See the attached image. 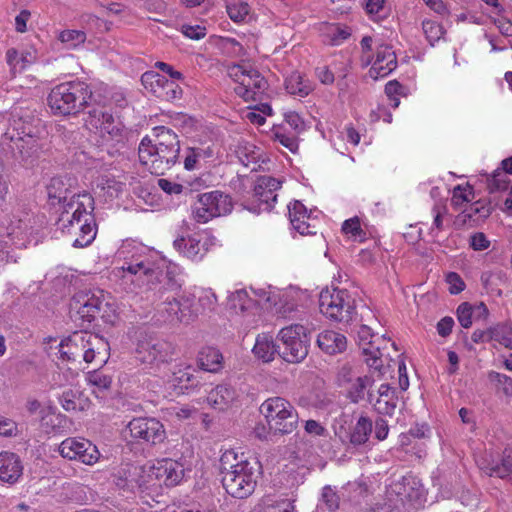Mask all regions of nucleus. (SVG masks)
Segmentation results:
<instances>
[{
	"label": "nucleus",
	"mask_w": 512,
	"mask_h": 512,
	"mask_svg": "<svg viewBox=\"0 0 512 512\" xmlns=\"http://www.w3.org/2000/svg\"><path fill=\"white\" fill-rule=\"evenodd\" d=\"M121 270L123 279L138 287L146 286L148 290L155 291L159 300L182 294V283L176 278L175 267L170 268L164 259L133 256L129 262H125Z\"/></svg>",
	"instance_id": "1"
},
{
	"label": "nucleus",
	"mask_w": 512,
	"mask_h": 512,
	"mask_svg": "<svg viewBox=\"0 0 512 512\" xmlns=\"http://www.w3.org/2000/svg\"><path fill=\"white\" fill-rule=\"evenodd\" d=\"M259 468L257 461L239 457L233 450L225 451L219 467L224 489L234 498H247L255 490Z\"/></svg>",
	"instance_id": "2"
},
{
	"label": "nucleus",
	"mask_w": 512,
	"mask_h": 512,
	"mask_svg": "<svg viewBox=\"0 0 512 512\" xmlns=\"http://www.w3.org/2000/svg\"><path fill=\"white\" fill-rule=\"evenodd\" d=\"M94 210V199L88 194H73L71 199L64 205L60 221L70 232L79 231L80 235L73 242V247L84 248L92 243L96 237V223L92 215Z\"/></svg>",
	"instance_id": "3"
},
{
	"label": "nucleus",
	"mask_w": 512,
	"mask_h": 512,
	"mask_svg": "<svg viewBox=\"0 0 512 512\" xmlns=\"http://www.w3.org/2000/svg\"><path fill=\"white\" fill-rule=\"evenodd\" d=\"M71 319L87 329L97 318L105 323H114L115 310L112 306L91 291H79L70 301Z\"/></svg>",
	"instance_id": "4"
},
{
	"label": "nucleus",
	"mask_w": 512,
	"mask_h": 512,
	"mask_svg": "<svg viewBox=\"0 0 512 512\" xmlns=\"http://www.w3.org/2000/svg\"><path fill=\"white\" fill-rule=\"evenodd\" d=\"M91 92L84 82L71 81L56 85L48 95V106L55 115H73L87 105Z\"/></svg>",
	"instance_id": "5"
},
{
	"label": "nucleus",
	"mask_w": 512,
	"mask_h": 512,
	"mask_svg": "<svg viewBox=\"0 0 512 512\" xmlns=\"http://www.w3.org/2000/svg\"><path fill=\"white\" fill-rule=\"evenodd\" d=\"M259 410L266 419L269 433L273 435H287L297 428L298 413L283 397L275 396L266 399Z\"/></svg>",
	"instance_id": "6"
},
{
	"label": "nucleus",
	"mask_w": 512,
	"mask_h": 512,
	"mask_svg": "<svg viewBox=\"0 0 512 512\" xmlns=\"http://www.w3.org/2000/svg\"><path fill=\"white\" fill-rule=\"evenodd\" d=\"M230 78L236 83L235 93L245 101L261 100L268 83L265 78L249 64H236L228 69Z\"/></svg>",
	"instance_id": "7"
},
{
	"label": "nucleus",
	"mask_w": 512,
	"mask_h": 512,
	"mask_svg": "<svg viewBox=\"0 0 512 512\" xmlns=\"http://www.w3.org/2000/svg\"><path fill=\"white\" fill-rule=\"evenodd\" d=\"M153 158L148 168L152 174L164 175L178 161L180 141L173 130H160L154 138Z\"/></svg>",
	"instance_id": "8"
},
{
	"label": "nucleus",
	"mask_w": 512,
	"mask_h": 512,
	"mask_svg": "<svg viewBox=\"0 0 512 512\" xmlns=\"http://www.w3.org/2000/svg\"><path fill=\"white\" fill-rule=\"evenodd\" d=\"M354 299L346 289L325 288L319 295V308L323 315L335 322L349 323L355 312Z\"/></svg>",
	"instance_id": "9"
},
{
	"label": "nucleus",
	"mask_w": 512,
	"mask_h": 512,
	"mask_svg": "<svg viewBox=\"0 0 512 512\" xmlns=\"http://www.w3.org/2000/svg\"><path fill=\"white\" fill-rule=\"evenodd\" d=\"M310 332L300 324L282 328L278 334L280 356L289 363H299L308 354Z\"/></svg>",
	"instance_id": "10"
},
{
	"label": "nucleus",
	"mask_w": 512,
	"mask_h": 512,
	"mask_svg": "<svg viewBox=\"0 0 512 512\" xmlns=\"http://www.w3.org/2000/svg\"><path fill=\"white\" fill-rule=\"evenodd\" d=\"M193 206V215L197 222L206 223L214 217L226 215L233 209L229 195L215 190L197 195Z\"/></svg>",
	"instance_id": "11"
},
{
	"label": "nucleus",
	"mask_w": 512,
	"mask_h": 512,
	"mask_svg": "<svg viewBox=\"0 0 512 512\" xmlns=\"http://www.w3.org/2000/svg\"><path fill=\"white\" fill-rule=\"evenodd\" d=\"M175 347L172 343L156 337H148L139 340L135 355L143 364H158L172 360Z\"/></svg>",
	"instance_id": "12"
},
{
	"label": "nucleus",
	"mask_w": 512,
	"mask_h": 512,
	"mask_svg": "<svg viewBox=\"0 0 512 512\" xmlns=\"http://www.w3.org/2000/svg\"><path fill=\"white\" fill-rule=\"evenodd\" d=\"M127 432L133 440H142L152 445L160 444L166 438L164 426L156 418H134L127 424L124 434Z\"/></svg>",
	"instance_id": "13"
},
{
	"label": "nucleus",
	"mask_w": 512,
	"mask_h": 512,
	"mask_svg": "<svg viewBox=\"0 0 512 512\" xmlns=\"http://www.w3.org/2000/svg\"><path fill=\"white\" fill-rule=\"evenodd\" d=\"M58 451L63 458L86 465L95 464L100 457L97 447L84 438H67L61 442Z\"/></svg>",
	"instance_id": "14"
},
{
	"label": "nucleus",
	"mask_w": 512,
	"mask_h": 512,
	"mask_svg": "<svg viewBox=\"0 0 512 512\" xmlns=\"http://www.w3.org/2000/svg\"><path fill=\"white\" fill-rule=\"evenodd\" d=\"M361 63L363 66L371 65L369 75L375 80L388 76L397 67L395 52L391 46L386 44L377 47L374 57L371 55L361 57Z\"/></svg>",
	"instance_id": "15"
},
{
	"label": "nucleus",
	"mask_w": 512,
	"mask_h": 512,
	"mask_svg": "<svg viewBox=\"0 0 512 512\" xmlns=\"http://www.w3.org/2000/svg\"><path fill=\"white\" fill-rule=\"evenodd\" d=\"M175 80H169L153 71L146 72L141 77V82L148 91L166 101L179 99L182 95V89Z\"/></svg>",
	"instance_id": "16"
},
{
	"label": "nucleus",
	"mask_w": 512,
	"mask_h": 512,
	"mask_svg": "<svg viewBox=\"0 0 512 512\" xmlns=\"http://www.w3.org/2000/svg\"><path fill=\"white\" fill-rule=\"evenodd\" d=\"M162 300V311L167 314L171 323H188L191 318V300L183 294L166 296Z\"/></svg>",
	"instance_id": "17"
},
{
	"label": "nucleus",
	"mask_w": 512,
	"mask_h": 512,
	"mask_svg": "<svg viewBox=\"0 0 512 512\" xmlns=\"http://www.w3.org/2000/svg\"><path fill=\"white\" fill-rule=\"evenodd\" d=\"M281 187V181L268 175L260 176L254 186L253 197L263 211H271L277 200L275 193Z\"/></svg>",
	"instance_id": "18"
},
{
	"label": "nucleus",
	"mask_w": 512,
	"mask_h": 512,
	"mask_svg": "<svg viewBox=\"0 0 512 512\" xmlns=\"http://www.w3.org/2000/svg\"><path fill=\"white\" fill-rule=\"evenodd\" d=\"M90 340L98 341V335L87 332H75L60 343V353L63 359L77 361L83 355L85 345H90Z\"/></svg>",
	"instance_id": "19"
},
{
	"label": "nucleus",
	"mask_w": 512,
	"mask_h": 512,
	"mask_svg": "<svg viewBox=\"0 0 512 512\" xmlns=\"http://www.w3.org/2000/svg\"><path fill=\"white\" fill-rule=\"evenodd\" d=\"M343 429V427H341ZM373 431V422L368 416L361 415L356 424L350 428L349 431L342 430L338 433V436L342 443H348L354 448L365 445L370 438Z\"/></svg>",
	"instance_id": "20"
},
{
	"label": "nucleus",
	"mask_w": 512,
	"mask_h": 512,
	"mask_svg": "<svg viewBox=\"0 0 512 512\" xmlns=\"http://www.w3.org/2000/svg\"><path fill=\"white\" fill-rule=\"evenodd\" d=\"M184 466L182 463L172 459H162L152 467V475L162 480L167 487L176 486L184 477Z\"/></svg>",
	"instance_id": "21"
},
{
	"label": "nucleus",
	"mask_w": 512,
	"mask_h": 512,
	"mask_svg": "<svg viewBox=\"0 0 512 512\" xmlns=\"http://www.w3.org/2000/svg\"><path fill=\"white\" fill-rule=\"evenodd\" d=\"M378 394V398L374 402V395L368 391V402L373 404L374 410L378 414L392 416L398 403L396 389L391 387L389 384H382L378 389Z\"/></svg>",
	"instance_id": "22"
},
{
	"label": "nucleus",
	"mask_w": 512,
	"mask_h": 512,
	"mask_svg": "<svg viewBox=\"0 0 512 512\" xmlns=\"http://www.w3.org/2000/svg\"><path fill=\"white\" fill-rule=\"evenodd\" d=\"M23 473V466L18 455L11 452L0 453V480L9 484L18 481Z\"/></svg>",
	"instance_id": "23"
},
{
	"label": "nucleus",
	"mask_w": 512,
	"mask_h": 512,
	"mask_svg": "<svg viewBox=\"0 0 512 512\" xmlns=\"http://www.w3.org/2000/svg\"><path fill=\"white\" fill-rule=\"evenodd\" d=\"M89 125L94 128L113 126L117 128L122 125L120 116L112 111L110 106H98L89 111Z\"/></svg>",
	"instance_id": "24"
},
{
	"label": "nucleus",
	"mask_w": 512,
	"mask_h": 512,
	"mask_svg": "<svg viewBox=\"0 0 512 512\" xmlns=\"http://www.w3.org/2000/svg\"><path fill=\"white\" fill-rule=\"evenodd\" d=\"M317 344L323 352L334 355L346 349L347 340L343 334L328 330L318 335Z\"/></svg>",
	"instance_id": "25"
},
{
	"label": "nucleus",
	"mask_w": 512,
	"mask_h": 512,
	"mask_svg": "<svg viewBox=\"0 0 512 512\" xmlns=\"http://www.w3.org/2000/svg\"><path fill=\"white\" fill-rule=\"evenodd\" d=\"M197 362L203 371L216 373L223 368V355L217 348L204 347L198 353Z\"/></svg>",
	"instance_id": "26"
},
{
	"label": "nucleus",
	"mask_w": 512,
	"mask_h": 512,
	"mask_svg": "<svg viewBox=\"0 0 512 512\" xmlns=\"http://www.w3.org/2000/svg\"><path fill=\"white\" fill-rule=\"evenodd\" d=\"M347 382L349 385L346 388V397L352 403L357 404L365 399V393L374 384V379L371 376L365 375L349 379Z\"/></svg>",
	"instance_id": "27"
},
{
	"label": "nucleus",
	"mask_w": 512,
	"mask_h": 512,
	"mask_svg": "<svg viewBox=\"0 0 512 512\" xmlns=\"http://www.w3.org/2000/svg\"><path fill=\"white\" fill-rule=\"evenodd\" d=\"M236 391L228 385H218L209 392L207 400L215 409H226L235 399Z\"/></svg>",
	"instance_id": "28"
},
{
	"label": "nucleus",
	"mask_w": 512,
	"mask_h": 512,
	"mask_svg": "<svg viewBox=\"0 0 512 512\" xmlns=\"http://www.w3.org/2000/svg\"><path fill=\"white\" fill-rule=\"evenodd\" d=\"M285 87L289 94L306 97L313 90V84L300 72H292L285 80Z\"/></svg>",
	"instance_id": "29"
},
{
	"label": "nucleus",
	"mask_w": 512,
	"mask_h": 512,
	"mask_svg": "<svg viewBox=\"0 0 512 512\" xmlns=\"http://www.w3.org/2000/svg\"><path fill=\"white\" fill-rule=\"evenodd\" d=\"M279 344H276L273 338L267 334L259 335L253 347V353L264 362H269L274 359L277 353L280 355Z\"/></svg>",
	"instance_id": "30"
},
{
	"label": "nucleus",
	"mask_w": 512,
	"mask_h": 512,
	"mask_svg": "<svg viewBox=\"0 0 512 512\" xmlns=\"http://www.w3.org/2000/svg\"><path fill=\"white\" fill-rule=\"evenodd\" d=\"M173 245L177 251L191 260L201 259L203 256L200 240L194 237H179L174 240Z\"/></svg>",
	"instance_id": "31"
},
{
	"label": "nucleus",
	"mask_w": 512,
	"mask_h": 512,
	"mask_svg": "<svg viewBox=\"0 0 512 512\" xmlns=\"http://www.w3.org/2000/svg\"><path fill=\"white\" fill-rule=\"evenodd\" d=\"M161 124L155 125L153 128H166V125H171L174 128H190L198 125V120L184 113H162Z\"/></svg>",
	"instance_id": "32"
},
{
	"label": "nucleus",
	"mask_w": 512,
	"mask_h": 512,
	"mask_svg": "<svg viewBox=\"0 0 512 512\" xmlns=\"http://www.w3.org/2000/svg\"><path fill=\"white\" fill-rule=\"evenodd\" d=\"M169 382L181 390L194 389L200 385L198 377L191 372V367L189 366L173 371Z\"/></svg>",
	"instance_id": "33"
},
{
	"label": "nucleus",
	"mask_w": 512,
	"mask_h": 512,
	"mask_svg": "<svg viewBox=\"0 0 512 512\" xmlns=\"http://www.w3.org/2000/svg\"><path fill=\"white\" fill-rule=\"evenodd\" d=\"M24 132L25 130L21 132L20 130H6L2 135V140L8 141L12 149L23 153L26 147L31 149L35 142L33 135L25 134Z\"/></svg>",
	"instance_id": "34"
},
{
	"label": "nucleus",
	"mask_w": 512,
	"mask_h": 512,
	"mask_svg": "<svg viewBox=\"0 0 512 512\" xmlns=\"http://www.w3.org/2000/svg\"><path fill=\"white\" fill-rule=\"evenodd\" d=\"M397 494L409 501H416L422 497V485L420 481L412 476H404L402 482L396 485Z\"/></svg>",
	"instance_id": "35"
},
{
	"label": "nucleus",
	"mask_w": 512,
	"mask_h": 512,
	"mask_svg": "<svg viewBox=\"0 0 512 512\" xmlns=\"http://www.w3.org/2000/svg\"><path fill=\"white\" fill-rule=\"evenodd\" d=\"M271 115V107L268 104L261 106L247 107L241 112V118L246 125L262 126L266 122V117Z\"/></svg>",
	"instance_id": "36"
},
{
	"label": "nucleus",
	"mask_w": 512,
	"mask_h": 512,
	"mask_svg": "<svg viewBox=\"0 0 512 512\" xmlns=\"http://www.w3.org/2000/svg\"><path fill=\"white\" fill-rule=\"evenodd\" d=\"M70 190L61 177H54L47 186L48 198L53 205L56 203L64 205L69 198Z\"/></svg>",
	"instance_id": "37"
},
{
	"label": "nucleus",
	"mask_w": 512,
	"mask_h": 512,
	"mask_svg": "<svg viewBox=\"0 0 512 512\" xmlns=\"http://www.w3.org/2000/svg\"><path fill=\"white\" fill-rule=\"evenodd\" d=\"M324 42L337 46L350 36V30L340 24H326L322 30Z\"/></svg>",
	"instance_id": "38"
},
{
	"label": "nucleus",
	"mask_w": 512,
	"mask_h": 512,
	"mask_svg": "<svg viewBox=\"0 0 512 512\" xmlns=\"http://www.w3.org/2000/svg\"><path fill=\"white\" fill-rule=\"evenodd\" d=\"M92 344L85 345L82 359L86 363H92L93 361H96L97 364H102L106 362V354H105V347L107 346V343H104L102 338L98 337V341L90 340Z\"/></svg>",
	"instance_id": "39"
},
{
	"label": "nucleus",
	"mask_w": 512,
	"mask_h": 512,
	"mask_svg": "<svg viewBox=\"0 0 512 512\" xmlns=\"http://www.w3.org/2000/svg\"><path fill=\"white\" fill-rule=\"evenodd\" d=\"M256 305V302L251 299L246 290L241 289L232 293L228 297V307L235 311V313H243L250 310Z\"/></svg>",
	"instance_id": "40"
},
{
	"label": "nucleus",
	"mask_w": 512,
	"mask_h": 512,
	"mask_svg": "<svg viewBox=\"0 0 512 512\" xmlns=\"http://www.w3.org/2000/svg\"><path fill=\"white\" fill-rule=\"evenodd\" d=\"M234 152L239 161L246 167L250 164H257L260 156L259 151L256 147L248 142H238L235 146Z\"/></svg>",
	"instance_id": "41"
},
{
	"label": "nucleus",
	"mask_w": 512,
	"mask_h": 512,
	"mask_svg": "<svg viewBox=\"0 0 512 512\" xmlns=\"http://www.w3.org/2000/svg\"><path fill=\"white\" fill-rule=\"evenodd\" d=\"M369 347H362V354L365 357L364 361L369 366V368L374 369L380 375H384L385 367L382 364V359L380 357V350L378 347H374L372 345V341L367 343Z\"/></svg>",
	"instance_id": "42"
},
{
	"label": "nucleus",
	"mask_w": 512,
	"mask_h": 512,
	"mask_svg": "<svg viewBox=\"0 0 512 512\" xmlns=\"http://www.w3.org/2000/svg\"><path fill=\"white\" fill-rule=\"evenodd\" d=\"M492 341L512 349V322L499 323L492 327Z\"/></svg>",
	"instance_id": "43"
},
{
	"label": "nucleus",
	"mask_w": 512,
	"mask_h": 512,
	"mask_svg": "<svg viewBox=\"0 0 512 512\" xmlns=\"http://www.w3.org/2000/svg\"><path fill=\"white\" fill-rule=\"evenodd\" d=\"M226 9L230 19L234 22H244L250 14V6L241 0H230Z\"/></svg>",
	"instance_id": "44"
},
{
	"label": "nucleus",
	"mask_w": 512,
	"mask_h": 512,
	"mask_svg": "<svg viewBox=\"0 0 512 512\" xmlns=\"http://www.w3.org/2000/svg\"><path fill=\"white\" fill-rule=\"evenodd\" d=\"M58 40L67 48L75 49L85 42L86 33L82 30L67 29L59 33Z\"/></svg>",
	"instance_id": "45"
},
{
	"label": "nucleus",
	"mask_w": 512,
	"mask_h": 512,
	"mask_svg": "<svg viewBox=\"0 0 512 512\" xmlns=\"http://www.w3.org/2000/svg\"><path fill=\"white\" fill-rule=\"evenodd\" d=\"M273 135L271 138L278 141L281 145L287 148L290 152L296 153L299 147L298 138L294 133L287 130H271Z\"/></svg>",
	"instance_id": "46"
},
{
	"label": "nucleus",
	"mask_w": 512,
	"mask_h": 512,
	"mask_svg": "<svg viewBox=\"0 0 512 512\" xmlns=\"http://www.w3.org/2000/svg\"><path fill=\"white\" fill-rule=\"evenodd\" d=\"M81 392L73 389H68L60 396V403L64 410L67 412L82 410L83 407L80 403Z\"/></svg>",
	"instance_id": "47"
},
{
	"label": "nucleus",
	"mask_w": 512,
	"mask_h": 512,
	"mask_svg": "<svg viewBox=\"0 0 512 512\" xmlns=\"http://www.w3.org/2000/svg\"><path fill=\"white\" fill-rule=\"evenodd\" d=\"M422 29L426 36V39L431 45L439 41L444 35V28L442 25L433 20H424L422 22Z\"/></svg>",
	"instance_id": "48"
},
{
	"label": "nucleus",
	"mask_w": 512,
	"mask_h": 512,
	"mask_svg": "<svg viewBox=\"0 0 512 512\" xmlns=\"http://www.w3.org/2000/svg\"><path fill=\"white\" fill-rule=\"evenodd\" d=\"M406 88L397 81H389L385 86V93L389 98V105L397 108L400 104V96L406 95Z\"/></svg>",
	"instance_id": "49"
},
{
	"label": "nucleus",
	"mask_w": 512,
	"mask_h": 512,
	"mask_svg": "<svg viewBox=\"0 0 512 512\" xmlns=\"http://www.w3.org/2000/svg\"><path fill=\"white\" fill-rule=\"evenodd\" d=\"M385 3L386 0H366L365 11L372 20L378 21L387 14Z\"/></svg>",
	"instance_id": "50"
},
{
	"label": "nucleus",
	"mask_w": 512,
	"mask_h": 512,
	"mask_svg": "<svg viewBox=\"0 0 512 512\" xmlns=\"http://www.w3.org/2000/svg\"><path fill=\"white\" fill-rule=\"evenodd\" d=\"M155 147L156 146H154V139L152 140L148 136H146L141 140L138 149V155L139 160L143 165H149V160L153 158V150L155 149Z\"/></svg>",
	"instance_id": "51"
},
{
	"label": "nucleus",
	"mask_w": 512,
	"mask_h": 512,
	"mask_svg": "<svg viewBox=\"0 0 512 512\" xmlns=\"http://www.w3.org/2000/svg\"><path fill=\"white\" fill-rule=\"evenodd\" d=\"M321 499L329 511L333 512L339 508L340 497L331 486L327 485L322 489Z\"/></svg>",
	"instance_id": "52"
},
{
	"label": "nucleus",
	"mask_w": 512,
	"mask_h": 512,
	"mask_svg": "<svg viewBox=\"0 0 512 512\" xmlns=\"http://www.w3.org/2000/svg\"><path fill=\"white\" fill-rule=\"evenodd\" d=\"M509 180L505 172L497 170L491 179L488 180V190L490 193L504 191L508 188Z\"/></svg>",
	"instance_id": "53"
},
{
	"label": "nucleus",
	"mask_w": 512,
	"mask_h": 512,
	"mask_svg": "<svg viewBox=\"0 0 512 512\" xmlns=\"http://www.w3.org/2000/svg\"><path fill=\"white\" fill-rule=\"evenodd\" d=\"M472 305L468 302L461 303L457 308V318L463 328H469L472 325Z\"/></svg>",
	"instance_id": "54"
},
{
	"label": "nucleus",
	"mask_w": 512,
	"mask_h": 512,
	"mask_svg": "<svg viewBox=\"0 0 512 512\" xmlns=\"http://www.w3.org/2000/svg\"><path fill=\"white\" fill-rule=\"evenodd\" d=\"M88 379L92 385L103 390H108L112 384V378L109 375L103 374L97 370L89 373Z\"/></svg>",
	"instance_id": "55"
},
{
	"label": "nucleus",
	"mask_w": 512,
	"mask_h": 512,
	"mask_svg": "<svg viewBox=\"0 0 512 512\" xmlns=\"http://www.w3.org/2000/svg\"><path fill=\"white\" fill-rule=\"evenodd\" d=\"M336 139H346L353 145H357L360 141V135L357 130H335L333 135H330V140L336 146Z\"/></svg>",
	"instance_id": "56"
},
{
	"label": "nucleus",
	"mask_w": 512,
	"mask_h": 512,
	"mask_svg": "<svg viewBox=\"0 0 512 512\" xmlns=\"http://www.w3.org/2000/svg\"><path fill=\"white\" fill-rule=\"evenodd\" d=\"M489 379L492 382H496L502 386L503 391L506 395H512V378L495 371L489 373Z\"/></svg>",
	"instance_id": "57"
},
{
	"label": "nucleus",
	"mask_w": 512,
	"mask_h": 512,
	"mask_svg": "<svg viewBox=\"0 0 512 512\" xmlns=\"http://www.w3.org/2000/svg\"><path fill=\"white\" fill-rule=\"evenodd\" d=\"M342 231L346 234H351L354 237L365 235L358 217L345 220L342 225Z\"/></svg>",
	"instance_id": "58"
},
{
	"label": "nucleus",
	"mask_w": 512,
	"mask_h": 512,
	"mask_svg": "<svg viewBox=\"0 0 512 512\" xmlns=\"http://www.w3.org/2000/svg\"><path fill=\"white\" fill-rule=\"evenodd\" d=\"M449 284V292L451 294H459L465 288V283L462 278L455 272H450L446 278Z\"/></svg>",
	"instance_id": "59"
},
{
	"label": "nucleus",
	"mask_w": 512,
	"mask_h": 512,
	"mask_svg": "<svg viewBox=\"0 0 512 512\" xmlns=\"http://www.w3.org/2000/svg\"><path fill=\"white\" fill-rule=\"evenodd\" d=\"M288 209L291 223L299 221V218H309L306 207L298 200L294 201L293 205L289 206Z\"/></svg>",
	"instance_id": "60"
},
{
	"label": "nucleus",
	"mask_w": 512,
	"mask_h": 512,
	"mask_svg": "<svg viewBox=\"0 0 512 512\" xmlns=\"http://www.w3.org/2000/svg\"><path fill=\"white\" fill-rule=\"evenodd\" d=\"M183 34L193 40H200L206 36V28L200 25H184Z\"/></svg>",
	"instance_id": "61"
},
{
	"label": "nucleus",
	"mask_w": 512,
	"mask_h": 512,
	"mask_svg": "<svg viewBox=\"0 0 512 512\" xmlns=\"http://www.w3.org/2000/svg\"><path fill=\"white\" fill-rule=\"evenodd\" d=\"M374 435L375 438L379 441H383L387 438L389 433V425L385 419L382 417H377L374 424Z\"/></svg>",
	"instance_id": "62"
},
{
	"label": "nucleus",
	"mask_w": 512,
	"mask_h": 512,
	"mask_svg": "<svg viewBox=\"0 0 512 512\" xmlns=\"http://www.w3.org/2000/svg\"><path fill=\"white\" fill-rule=\"evenodd\" d=\"M20 56L16 49L11 48L6 52V61L13 73L21 72L25 69V64H19Z\"/></svg>",
	"instance_id": "63"
},
{
	"label": "nucleus",
	"mask_w": 512,
	"mask_h": 512,
	"mask_svg": "<svg viewBox=\"0 0 512 512\" xmlns=\"http://www.w3.org/2000/svg\"><path fill=\"white\" fill-rule=\"evenodd\" d=\"M490 241L487 239L486 235L482 232L474 233L470 237V246L475 251H482L489 247Z\"/></svg>",
	"instance_id": "64"
}]
</instances>
